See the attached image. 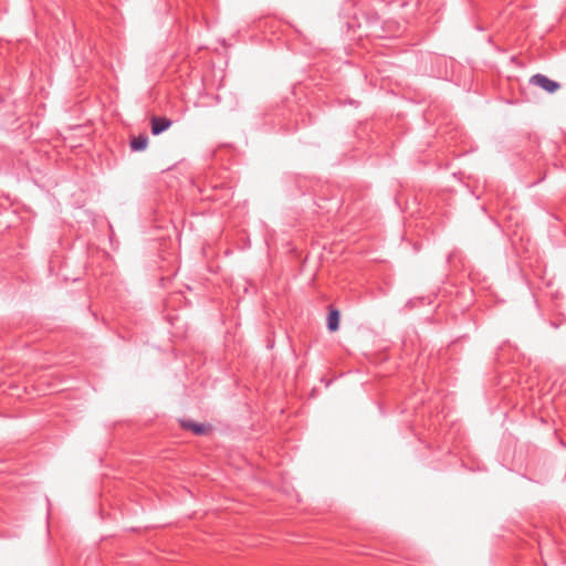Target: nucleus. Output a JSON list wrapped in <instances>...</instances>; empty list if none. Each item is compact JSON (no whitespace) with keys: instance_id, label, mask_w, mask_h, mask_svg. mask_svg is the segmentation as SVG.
Segmentation results:
<instances>
[{"instance_id":"1","label":"nucleus","mask_w":566,"mask_h":566,"mask_svg":"<svg viewBox=\"0 0 566 566\" xmlns=\"http://www.w3.org/2000/svg\"><path fill=\"white\" fill-rule=\"evenodd\" d=\"M530 84L541 87L547 93H555L560 88V84L554 80L548 78L546 75L537 73L531 76Z\"/></svg>"},{"instance_id":"2","label":"nucleus","mask_w":566,"mask_h":566,"mask_svg":"<svg viewBox=\"0 0 566 566\" xmlns=\"http://www.w3.org/2000/svg\"><path fill=\"white\" fill-rule=\"evenodd\" d=\"M172 125V120L164 116H153L150 129L153 135H159Z\"/></svg>"},{"instance_id":"3","label":"nucleus","mask_w":566,"mask_h":566,"mask_svg":"<svg viewBox=\"0 0 566 566\" xmlns=\"http://www.w3.org/2000/svg\"><path fill=\"white\" fill-rule=\"evenodd\" d=\"M180 426L184 429L191 430L193 433L198 436H203L208 433L210 429L209 426L203 423H196L192 420H180Z\"/></svg>"},{"instance_id":"4","label":"nucleus","mask_w":566,"mask_h":566,"mask_svg":"<svg viewBox=\"0 0 566 566\" xmlns=\"http://www.w3.org/2000/svg\"><path fill=\"white\" fill-rule=\"evenodd\" d=\"M147 145H148V137L144 134H140L130 140V148L134 151L145 150Z\"/></svg>"},{"instance_id":"5","label":"nucleus","mask_w":566,"mask_h":566,"mask_svg":"<svg viewBox=\"0 0 566 566\" xmlns=\"http://www.w3.org/2000/svg\"><path fill=\"white\" fill-rule=\"evenodd\" d=\"M339 326V312L337 310H331L327 316V328L331 332H335Z\"/></svg>"}]
</instances>
